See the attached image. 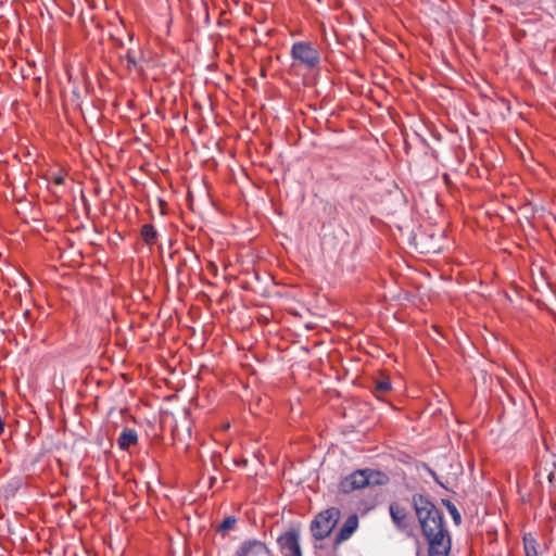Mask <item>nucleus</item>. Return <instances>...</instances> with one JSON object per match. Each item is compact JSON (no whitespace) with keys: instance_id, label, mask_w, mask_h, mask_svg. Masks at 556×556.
I'll return each instance as SVG.
<instances>
[{"instance_id":"obj_1","label":"nucleus","mask_w":556,"mask_h":556,"mask_svg":"<svg viewBox=\"0 0 556 556\" xmlns=\"http://www.w3.org/2000/svg\"><path fill=\"white\" fill-rule=\"evenodd\" d=\"M412 503L422 534L429 544V556H447L452 544L442 513L421 494L413 495Z\"/></svg>"},{"instance_id":"obj_2","label":"nucleus","mask_w":556,"mask_h":556,"mask_svg":"<svg viewBox=\"0 0 556 556\" xmlns=\"http://www.w3.org/2000/svg\"><path fill=\"white\" fill-rule=\"evenodd\" d=\"M340 518V510L336 507L319 513L311 523V531L316 540L327 538Z\"/></svg>"},{"instance_id":"obj_3","label":"nucleus","mask_w":556,"mask_h":556,"mask_svg":"<svg viewBox=\"0 0 556 556\" xmlns=\"http://www.w3.org/2000/svg\"><path fill=\"white\" fill-rule=\"evenodd\" d=\"M291 56L307 68H314L319 64V52L306 41H296L292 45Z\"/></svg>"},{"instance_id":"obj_4","label":"nucleus","mask_w":556,"mask_h":556,"mask_svg":"<svg viewBox=\"0 0 556 556\" xmlns=\"http://www.w3.org/2000/svg\"><path fill=\"white\" fill-rule=\"evenodd\" d=\"M300 535L295 530L288 531L279 536L278 543L283 556H302Z\"/></svg>"},{"instance_id":"obj_5","label":"nucleus","mask_w":556,"mask_h":556,"mask_svg":"<svg viewBox=\"0 0 556 556\" xmlns=\"http://www.w3.org/2000/svg\"><path fill=\"white\" fill-rule=\"evenodd\" d=\"M368 478H366V472L364 469H358L344 479L341 480L339 484V489L343 493H350L355 490L363 489L368 486Z\"/></svg>"},{"instance_id":"obj_6","label":"nucleus","mask_w":556,"mask_h":556,"mask_svg":"<svg viewBox=\"0 0 556 556\" xmlns=\"http://www.w3.org/2000/svg\"><path fill=\"white\" fill-rule=\"evenodd\" d=\"M233 556H268V549L262 541L248 540L238 547Z\"/></svg>"},{"instance_id":"obj_7","label":"nucleus","mask_w":556,"mask_h":556,"mask_svg":"<svg viewBox=\"0 0 556 556\" xmlns=\"http://www.w3.org/2000/svg\"><path fill=\"white\" fill-rule=\"evenodd\" d=\"M389 509L395 527L401 531H407L410 528V519L406 509L399 504H391Z\"/></svg>"},{"instance_id":"obj_8","label":"nucleus","mask_w":556,"mask_h":556,"mask_svg":"<svg viewBox=\"0 0 556 556\" xmlns=\"http://www.w3.org/2000/svg\"><path fill=\"white\" fill-rule=\"evenodd\" d=\"M357 527L358 517L356 515L349 516L336 536V545L346 541L356 531Z\"/></svg>"},{"instance_id":"obj_9","label":"nucleus","mask_w":556,"mask_h":556,"mask_svg":"<svg viewBox=\"0 0 556 556\" xmlns=\"http://www.w3.org/2000/svg\"><path fill=\"white\" fill-rule=\"evenodd\" d=\"M138 441V434L137 431L130 428H125L117 440L118 446L122 450H127L131 445H135Z\"/></svg>"},{"instance_id":"obj_10","label":"nucleus","mask_w":556,"mask_h":556,"mask_svg":"<svg viewBox=\"0 0 556 556\" xmlns=\"http://www.w3.org/2000/svg\"><path fill=\"white\" fill-rule=\"evenodd\" d=\"M392 389L391 381L388 377L381 376L374 382V394L381 399L383 395L389 393Z\"/></svg>"},{"instance_id":"obj_11","label":"nucleus","mask_w":556,"mask_h":556,"mask_svg":"<svg viewBox=\"0 0 556 556\" xmlns=\"http://www.w3.org/2000/svg\"><path fill=\"white\" fill-rule=\"evenodd\" d=\"M366 478H368V486L370 485H383L389 481V477L379 470L364 469Z\"/></svg>"},{"instance_id":"obj_12","label":"nucleus","mask_w":556,"mask_h":556,"mask_svg":"<svg viewBox=\"0 0 556 556\" xmlns=\"http://www.w3.org/2000/svg\"><path fill=\"white\" fill-rule=\"evenodd\" d=\"M141 236L146 243L153 244L156 239V230L152 225L146 224L141 228Z\"/></svg>"},{"instance_id":"obj_13","label":"nucleus","mask_w":556,"mask_h":556,"mask_svg":"<svg viewBox=\"0 0 556 556\" xmlns=\"http://www.w3.org/2000/svg\"><path fill=\"white\" fill-rule=\"evenodd\" d=\"M237 523V519L233 516H227L222 523L218 526L217 531L223 533L224 535L231 530Z\"/></svg>"},{"instance_id":"obj_14","label":"nucleus","mask_w":556,"mask_h":556,"mask_svg":"<svg viewBox=\"0 0 556 556\" xmlns=\"http://www.w3.org/2000/svg\"><path fill=\"white\" fill-rule=\"evenodd\" d=\"M525 552L527 556H539V552L536 549L535 540L532 538L525 536Z\"/></svg>"},{"instance_id":"obj_15","label":"nucleus","mask_w":556,"mask_h":556,"mask_svg":"<svg viewBox=\"0 0 556 556\" xmlns=\"http://www.w3.org/2000/svg\"><path fill=\"white\" fill-rule=\"evenodd\" d=\"M448 513L451 514L456 525H459L462 522V516L455 505H451Z\"/></svg>"},{"instance_id":"obj_16","label":"nucleus","mask_w":556,"mask_h":556,"mask_svg":"<svg viewBox=\"0 0 556 556\" xmlns=\"http://www.w3.org/2000/svg\"><path fill=\"white\" fill-rule=\"evenodd\" d=\"M126 61H127V67L128 68H135L137 67V61H136V58L130 53L128 52L127 55H126Z\"/></svg>"},{"instance_id":"obj_17","label":"nucleus","mask_w":556,"mask_h":556,"mask_svg":"<svg viewBox=\"0 0 556 556\" xmlns=\"http://www.w3.org/2000/svg\"><path fill=\"white\" fill-rule=\"evenodd\" d=\"M53 181H54V184H56V185H63V184H64V178H63L62 176H55V177L53 178Z\"/></svg>"},{"instance_id":"obj_18","label":"nucleus","mask_w":556,"mask_h":556,"mask_svg":"<svg viewBox=\"0 0 556 556\" xmlns=\"http://www.w3.org/2000/svg\"><path fill=\"white\" fill-rule=\"evenodd\" d=\"M442 502H443V504L446 506V508H447L448 510H450L451 505H454V504H453L451 501H448V500H443Z\"/></svg>"}]
</instances>
